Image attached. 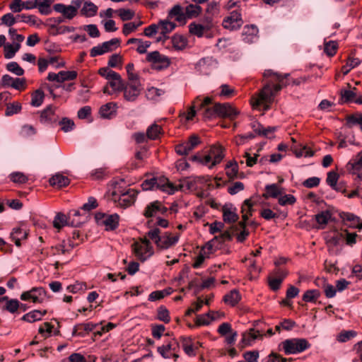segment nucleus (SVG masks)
Here are the masks:
<instances>
[{"instance_id": "obj_1", "label": "nucleus", "mask_w": 362, "mask_h": 362, "mask_svg": "<svg viewBox=\"0 0 362 362\" xmlns=\"http://www.w3.org/2000/svg\"><path fill=\"white\" fill-rule=\"evenodd\" d=\"M289 74L282 75L277 72H274L272 69H267L263 74V76L266 81V83L262 88L255 99L253 106H259L262 103H265L264 110H267L270 108V104L274 100V98L278 92L283 87H286L290 84L288 82Z\"/></svg>"}, {"instance_id": "obj_2", "label": "nucleus", "mask_w": 362, "mask_h": 362, "mask_svg": "<svg viewBox=\"0 0 362 362\" xmlns=\"http://www.w3.org/2000/svg\"><path fill=\"white\" fill-rule=\"evenodd\" d=\"M146 236L154 242L158 250H167L175 245L179 240V236H171L169 232H164L161 234L160 230L158 227L151 229Z\"/></svg>"}, {"instance_id": "obj_3", "label": "nucleus", "mask_w": 362, "mask_h": 362, "mask_svg": "<svg viewBox=\"0 0 362 362\" xmlns=\"http://www.w3.org/2000/svg\"><path fill=\"white\" fill-rule=\"evenodd\" d=\"M310 343L305 338H291L281 341L279 345L280 351L285 354H296L310 349Z\"/></svg>"}, {"instance_id": "obj_4", "label": "nucleus", "mask_w": 362, "mask_h": 362, "mask_svg": "<svg viewBox=\"0 0 362 362\" xmlns=\"http://www.w3.org/2000/svg\"><path fill=\"white\" fill-rule=\"evenodd\" d=\"M243 23L241 9H235L223 18L222 25L226 30L235 31L240 29Z\"/></svg>"}, {"instance_id": "obj_5", "label": "nucleus", "mask_w": 362, "mask_h": 362, "mask_svg": "<svg viewBox=\"0 0 362 362\" xmlns=\"http://www.w3.org/2000/svg\"><path fill=\"white\" fill-rule=\"evenodd\" d=\"M95 219L98 225L105 226L106 230H115L119 226L120 217L117 214L107 215L103 212H97Z\"/></svg>"}, {"instance_id": "obj_6", "label": "nucleus", "mask_w": 362, "mask_h": 362, "mask_svg": "<svg viewBox=\"0 0 362 362\" xmlns=\"http://www.w3.org/2000/svg\"><path fill=\"white\" fill-rule=\"evenodd\" d=\"M146 60L151 63V68L160 71L170 66V61L168 57L161 55L158 51L148 53Z\"/></svg>"}, {"instance_id": "obj_7", "label": "nucleus", "mask_w": 362, "mask_h": 362, "mask_svg": "<svg viewBox=\"0 0 362 362\" xmlns=\"http://www.w3.org/2000/svg\"><path fill=\"white\" fill-rule=\"evenodd\" d=\"M263 325L264 322L260 320L255 321L253 324L254 327L250 328L248 333L243 334L241 342L243 344V346L250 345L251 341L258 338H262L264 335L263 328L262 327Z\"/></svg>"}, {"instance_id": "obj_8", "label": "nucleus", "mask_w": 362, "mask_h": 362, "mask_svg": "<svg viewBox=\"0 0 362 362\" xmlns=\"http://www.w3.org/2000/svg\"><path fill=\"white\" fill-rule=\"evenodd\" d=\"M138 192L133 189H129L127 192L122 193L117 199L115 197L117 195L116 192H112V196L114 201L118 203V205L124 209H126L132 204L136 201Z\"/></svg>"}, {"instance_id": "obj_9", "label": "nucleus", "mask_w": 362, "mask_h": 362, "mask_svg": "<svg viewBox=\"0 0 362 362\" xmlns=\"http://www.w3.org/2000/svg\"><path fill=\"white\" fill-rule=\"evenodd\" d=\"M57 107L52 105H47L40 112V122L42 124L53 126L58 123L59 116L56 114Z\"/></svg>"}, {"instance_id": "obj_10", "label": "nucleus", "mask_w": 362, "mask_h": 362, "mask_svg": "<svg viewBox=\"0 0 362 362\" xmlns=\"http://www.w3.org/2000/svg\"><path fill=\"white\" fill-rule=\"evenodd\" d=\"M140 83H124V88H122L124 93V98L129 102L135 101L138 96L141 93Z\"/></svg>"}, {"instance_id": "obj_11", "label": "nucleus", "mask_w": 362, "mask_h": 362, "mask_svg": "<svg viewBox=\"0 0 362 362\" xmlns=\"http://www.w3.org/2000/svg\"><path fill=\"white\" fill-rule=\"evenodd\" d=\"M218 117L235 119L239 114L228 103H217Z\"/></svg>"}, {"instance_id": "obj_12", "label": "nucleus", "mask_w": 362, "mask_h": 362, "mask_svg": "<svg viewBox=\"0 0 362 362\" xmlns=\"http://www.w3.org/2000/svg\"><path fill=\"white\" fill-rule=\"evenodd\" d=\"M339 216L348 227L362 229V221L358 216L350 212L341 211L339 214Z\"/></svg>"}, {"instance_id": "obj_13", "label": "nucleus", "mask_w": 362, "mask_h": 362, "mask_svg": "<svg viewBox=\"0 0 362 362\" xmlns=\"http://www.w3.org/2000/svg\"><path fill=\"white\" fill-rule=\"evenodd\" d=\"M208 154L213 159L212 162L209 165V168L211 169L219 164L224 158V148L219 144L212 145L210 147Z\"/></svg>"}, {"instance_id": "obj_14", "label": "nucleus", "mask_w": 362, "mask_h": 362, "mask_svg": "<svg viewBox=\"0 0 362 362\" xmlns=\"http://www.w3.org/2000/svg\"><path fill=\"white\" fill-rule=\"evenodd\" d=\"M46 291L42 287H33L30 291L23 292L20 296L21 300H30L40 303V296L45 295Z\"/></svg>"}, {"instance_id": "obj_15", "label": "nucleus", "mask_w": 362, "mask_h": 362, "mask_svg": "<svg viewBox=\"0 0 362 362\" xmlns=\"http://www.w3.org/2000/svg\"><path fill=\"white\" fill-rule=\"evenodd\" d=\"M107 85L104 86L103 92L105 94L112 95L116 91H122L124 88V81L119 75L117 79H109Z\"/></svg>"}, {"instance_id": "obj_16", "label": "nucleus", "mask_w": 362, "mask_h": 362, "mask_svg": "<svg viewBox=\"0 0 362 362\" xmlns=\"http://www.w3.org/2000/svg\"><path fill=\"white\" fill-rule=\"evenodd\" d=\"M97 327V324L93 322L79 323L76 325L72 331V336L85 337Z\"/></svg>"}, {"instance_id": "obj_17", "label": "nucleus", "mask_w": 362, "mask_h": 362, "mask_svg": "<svg viewBox=\"0 0 362 362\" xmlns=\"http://www.w3.org/2000/svg\"><path fill=\"white\" fill-rule=\"evenodd\" d=\"M175 18V21L185 25L186 23L185 13L180 4L175 5L168 13V18Z\"/></svg>"}, {"instance_id": "obj_18", "label": "nucleus", "mask_w": 362, "mask_h": 362, "mask_svg": "<svg viewBox=\"0 0 362 362\" xmlns=\"http://www.w3.org/2000/svg\"><path fill=\"white\" fill-rule=\"evenodd\" d=\"M344 240V233L338 230L327 235L325 238L326 244L328 246L337 247Z\"/></svg>"}, {"instance_id": "obj_19", "label": "nucleus", "mask_w": 362, "mask_h": 362, "mask_svg": "<svg viewBox=\"0 0 362 362\" xmlns=\"http://www.w3.org/2000/svg\"><path fill=\"white\" fill-rule=\"evenodd\" d=\"M158 28H160V35H163V42L169 38L168 34L170 33L177 25L168 20H160L158 23Z\"/></svg>"}, {"instance_id": "obj_20", "label": "nucleus", "mask_w": 362, "mask_h": 362, "mask_svg": "<svg viewBox=\"0 0 362 362\" xmlns=\"http://www.w3.org/2000/svg\"><path fill=\"white\" fill-rule=\"evenodd\" d=\"M28 233L27 230L18 227L14 228L11 233L10 238L17 247L21 246V240L27 239Z\"/></svg>"}, {"instance_id": "obj_21", "label": "nucleus", "mask_w": 362, "mask_h": 362, "mask_svg": "<svg viewBox=\"0 0 362 362\" xmlns=\"http://www.w3.org/2000/svg\"><path fill=\"white\" fill-rule=\"evenodd\" d=\"M99 112L103 118L111 119L116 115L117 104L113 102L107 103L100 107Z\"/></svg>"}, {"instance_id": "obj_22", "label": "nucleus", "mask_w": 362, "mask_h": 362, "mask_svg": "<svg viewBox=\"0 0 362 362\" xmlns=\"http://www.w3.org/2000/svg\"><path fill=\"white\" fill-rule=\"evenodd\" d=\"M49 183L52 187L62 188L68 186L70 184V180L66 176H64L60 173H57L49 178Z\"/></svg>"}, {"instance_id": "obj_23", "label": "nucleus", "mask_w": 362, "mask_h": 362, "mask_svg": "<svg viewBox=\"0 0 362 362\" xmlns=\"http://www.w3.org/2000/svg\"><path fill=\"white\" fill-rule=\"evenodd\" d=\"M236 208L234 207L233 210L228 207L227 205L223 206V220L226 223H234L239 219V216L236 213Z\"/></svg>"}, {"instance_id": "obj_24", "label": "nucleus", "mask_w": 362, "mask_h": 362, "mask_svg": "<svg viewBox=\"0 0 362 362\" xmlns=\"http://www.w3.org/2000/svg\"><path fill=\"white\" fill-rule=\"evenodd\" d=\"M47 314V310L41 311L40 310H33L24 315L21 318V320L33 323L37 321H40L42 319V317Z\"/></svg>"}, {"instance_id": "obj_25", "label": "nucleus", "mask_w": 362, "mask_h": 362, "mask_svg": "<svg viewBox=\"0 0 362 362\" xmlns=\"http://www.w3.org/2000/svg\"><path fill=\"white\" fill-rule=\"evenodd\" d=\"M259 30L255 25H246L243 28V40L247 43L253 42L255 37H257Z\"/></svg>"}, {"instance_id": "obj_26", "label": "nucleus", "mask_w": 362, "mask_h": 362, "mask_svg": "<svg viewBox=\"0 0 362 362\" xmlns=\"http://www.w3.org/2000/svg\"><path fill=\"white\" fill-rule=\"evenodd\" d=\"M241 295L238 289H233L223 296V300L225 303L235 307L241 300Z\"/></svg>"}, {"instance_id": "obj_27", "label": "nucleus", "mask_w": 362, "mask_h": 362, "mask_svg": "<svg viewBox=\"0 0 362 362\" xmlns=\"http://www.w3.org/2000/svg\"><path fill=\"white\" fill-rule=\"evenodd\" d=\"M225 168L226 174L230 180H233L238 177L239 167L235 160L228 161Z\"/></svg>"}, {"instance_id": "obj_28", "label": "nucleus", "mask_w": 362, "mask_h": 362, "mask_svg": "<svg viewBox=\"0 0 362 362\" xmlns=\"http://www.w3.org/2000/svg\"><path fill=\"white\" fill-rule=\"evenodd\" d=\"M347 168L349 170H353V174H356L355 170H362V150L348 163Z\"/></svg>"}, {"instance_id": "obj_29", "label": "nucleus", "mask_w": 362, "mask_h": 362, "mask_svg": "<svg viewBox=\"0 0 362 362\" xmlns=\"http://www.w3.org/2000/svg\"><path fill=\"white\" fill-rule=\"evenodd\" d=\"M214 64L213 59H201L197 62L196 69L201 73L207 74Z\"/></svg>"}, {"instance_id": "obj_30", "label": "nucleus", "mask_w": 362, "mask_h": 362, "mask_svg": "<svg viewBox=\"0 0 362 362\" xmlns=\"http://www.w3.org/2000/svg\"><path fill=\"white\" fill-rule=\"evenodd\" d=\"M202 12V8L199 5L189 4L185 7V13L186 20L197 18Z\"/></svg>"}, {"instance_id": "obj_31", "label": "nucleus", "mask_w": 362, "mask_h": 362, "mask_svg": "<svg viewBox=\"0 0 362 362\" xmlns=\"http://www.w3.org/2000/svg\"><path fill=\"white\" fill-rule=\"evenodd\" d=\"M65 226H70V219L63 213H58L53 221V226L60 230Z\"/></svg>"}, {"instance_id": "obj_32", "label": "nucleus", "mask_w": 362, "mask_h": 362, "mask_svg": "<svg viewBox=\"0 0 362 362\" xmlns=\"http://www.w3.org/2000/svg\"><path fill=\"white\" fill-rule=\"evenodd\" d=\"M54 0H36V8L42 15H49L52 12L50 8Z\"/></svg>"}, {"instance_id": "obj_33", "label": "nucleus", "mask_w": 362, "mask_h": 362, "mask_svg": "<svg viewBox=\"0 0 362 362\" xmlns=\"http://www.w3.org/2000/svg\"><path fill=\"white\" fill-rule=\"evenodd\" d=\"M339 94L340 98L339 100V104L340 105L354 102V98L356 95L354 91L346 89H341Z\"/></svg>"}, {"instance_id": "obj_34", "label": "nucleus", "mask_w": 362, "mask_h": 362, "mask_svg": "<svg viewBox=\"0 0 362 362\" xmlns=\"http://www.w3.org/2000/svg\"><path fill=\"white\" fill-rule=\"evenodd\" d=\"M159 201L156 200L149 203L145 208L143 215L146 218H151L159 214Z\"/></svg>"}, {"instance_id": "obj_35", "label": "nucleus", "mask_w": 362, "mask_h": 362, "mask_svg": "<svg viewBox=\"0 0 362 362\" xmlns=\"http://www.w3.org/2000/svg\"><path fill=\"white\" fill-rule=\"evenodd\" d=\"M359 124L360 129L362 131V113L356 112L348 115L346 117V125L351 128L354 125Z\"/></svg>"}, {"instance_id": "obj_36", "label": "nucleus", "mask_w": 362, "mask_h": 362, "mask_svg": "<svg viewBox=\"0 0 362 362\" xmlns=\"http://www.w3.org/2000/svg\"><path fill=\"white\" fill-rule=\"evenodd\" d=\"M266 192L263 194L265 199L269 197L277 198L281 195V190L279 189L276 184L267 185L265 187Z\"/></svg>"}, {"instance_id": "obj_37", "label": "nucleus", "mask_w": 362, "mask_h": 362, "mask_svg": "<svg viewBox=\"0 0 362 362\" xmlns=\"http://www.w3.org/2000/svg\"><path fill=\"white\" fill-rule=\"evenodd\" d=\"M98 7L90 1H86L81 10V15L87 17H92L96 15Z\"/></svg>"}, {"instance_id": "obj_38", "label": "nucleus", "mask_w": 362, "mask_h": 362, "mask_svg": "<svg viewBox=\"0 0 362 362\" xmlns=\"http://www.w3.org/2000/svg\"><path fill=\"white\" fill-rule=\"evenodd\" d=\"M173 47L177 50H182L187 46L186 38L180 35L175 34L171 39Z\"/></svg>"}, {"instance_id": "obj_39", "label": "nucleus", "mask_w": 362, "mask_h": 362, "mask_svg": "<svg viewBox=\"0 0 362 362\" xmlns=\"http://www.w3.org/2000/svg\"><path fill=\"white\" fill-rule=\"evenodd\" d=\"M45 93L41 89H37L31 95V105L33 107L40 106L44 100Z\"/></svg>"}, {"instance_id": "obj_40", "label": "nucleus", "mask_w": 362, "mask_h": 362, "mask_svg": "<svg viewBox=\"0 0 362 362\" xmlns=\"http://www.w3.org/2000/svg\"><path fill=\"white\" fill-rule=\"evenodd\" d=\"M332 218V214L329 210L322 211L315 215L316 222L320 226H326Z\"/></svg>"}, {"instance_id": "obj_41", "label": "nucleus", "mask_w": 362, "mask_h": 362, "mask_svg": "<svg viewBox=\"0 0 362 362\" xmlns=\"http://www.w3.org/2000/svg\"><path fill=\"white\" fill-rule=\"evenodd\" d=\"M320 296V292L317 289L306 291L303 295L302 299L305 302L315 303Z\"/></svg>"}, {"instance_id": "obj_42", "label": "nucleus", "mask_w": 362, "mask_h": 362, "mask_svg": "<svg viewBox=\"0 0 362 362\" xmlns=\"http://www.w3.org/2000/svg\"><path fill=\"white\" fill-rule=\"evenodd\" d=\"M161 127L154 123L150 125L146 129V136L151 140H156L158 138V135L161 132Z\"/></svg>"}, {"instance_id": "obj_43", "label": "nucleus", "mask_w": 362, "mask_h": 362, "mask_svg": "<svg viewBox=\"0 0 362 362\" xmlns=\"http://www.w3.org/2000/svg\"><path fill=\"white\" fill-rule=\"evenodd\" d=\"M216 317L210 313L199 315L196 317L195 326L209 325L210 322L215 320Z\"/></svg>"}, {"instance_id": "obj_44", "label": "nucleus", "mask_w": 362, "mask_h": 362, "mask_svg": "<svg viewBox=\"0 0 362 362\" xmlns=\"http://www.w3.org/2000/svg\"><path fill=\"white\" fill-rule=\"evenodd\" d=\"M98 74L104 77L105 79H117L119 77V74L115 71H112L107 67H102L98 70Z\"/></svg>"}, {"instance_id": "obj_45", "label": "nucleus", "mask_w": 362, "mask_h": 362, "mask_svg": "<svg viewBox=\"0 0 362 362\" xmlns=\"http://www.w3.org/2000/svg\"><path fill=\"white\" fill-rule=\"evenodd\" d=\"M157 319L165 323H169L170 321L169 310L164 305H160L157 309Z\"/></svg>"}, {"instance_id": "obj_46", "label": "nucleus", "mask_w": 362, "mask_h": 362, "mask_svg": "<svg viewBox=\"0 0 362 362\" xmlns=\"http://www.w3.org/2000/svg\"><path fill=\"white\" fill-rule=\"evenodd\" d=\"M206 30L205 28L202 24L196 23L195 22L191 23L189 25V32L192 35H194L198 37L204 36V32Z\"/></svg>"}, {"instance_id": "obj_47", "label": "nucleus", "mask_w": 362, "mask_h": 362, "mask_svg": "<svg viewBox=\"0 0 362 362\" xmlns=\"http://www.w3.org/2000/svg\"><path fill=\"white\" fill-rule=\"evenodd\" d=\"M109 176V173L105 168H100L93 170L90 173L92 180H100L107 178Z\"/></svg>"}, {"instance_id": "obj_48", "label": "nucleus", "mask_w": 362, "mask_h": 362, "mask_svg": "<svg viewBox=\"0 0 362 362\" xmlns=\"http://www.w3.org/2000/svg\"><path fill=\"white\" fill-rule=\"evenodd\" d=\"M121 40L119 38H112L109 41L102 43L105 53L112 52L120 45Z\"/></svg>"}, {"instance_id": "obj_49", "label": "nucleus", "mask_w": 362, "mask_h": 362, "mask_svg": "<svg viewBox=\"0 0 362 362\" xmlns=\"http://www.w3.org/2000/svg\"><path fill=\"white\" fill-rule=\"evenodd\" d=\"M6 69L8 71L16 74L18 76H21L24 74V69L19 66L16 62H11L6 65Z\"/></svg>"}, {"instance_id": "obj_50", "label": "nucleus", "mask_w": 362, "mask_h": 362, "mask_svg": "<svg viewBox=\"0 0 362 362\" xmlns=\"http://www.w3.org/2000/svg\"><path fill=\"white\" fill-rule=\"evenodd\" d=\"M21 109L22 105L18 102H13L12 103H9L6 105L5 115L9 117L15 114H18L21 111Z\"/></svg>"}, {"instance_id": "obj_51", "label": "nucleus", "mask_w": 362, "mask_h": 362, "mask_svg": "<svg viewBox=\"0 0 362 362\" xmlns=\"http://www.w3.org/2000/svg\"><path fill=\"white\" fill-rule=\"evenodd\" d=\"M202 110V115L204 119L210 120L213 118L218 117L217 103H216L213 107H206Z\"/></svg>"}, {"instance_id": "obj_52", "label": "nucleus", "mask_w": 362, "mask_h": 362, "mask_svg": "<svg viewBox=\"0 0 362 362\" xmlns=\"http://www.w3.org/2000/svg\"><path fill=\"white\" fill-rule=\"evenodd\" d=\"M143 24V21L130 22L124 23L122 28V33L125 36L129 35L131 33L136 30Z\"/></svg>"}, {"instance_id": "obj_53", "label": "nucleus", "mask_w": 362, "mask_h": 362, "mask_svg": "<svg viewBox=\"0 0 362 362\" xmlns=\"http://www.w3.org/2000/svg\"><path fill=\"white\" fill-rule=\"evenodd\" d=\"M58 124L61 126V129L64 132L72 131L75 126L74 122L68 117H63L58 122Z\"/></svg>"}, {"instance_id": "obj_54", "label": "nucleus", "mask_w": 362, "mask_h": 362, "mask_svg": "<svg viewBox=\"0 0 362 362\" xmlns=\"http://www.w3.org/2000/svg\"><path fill=\"white\" fill-rule=\"evenodd\" d=\"M338 49V43L336 41L330 40L325 42L324 52L329 57H333Z\"/></svg>"}, {"instance_id": "obj_55", "label": "nucleus", "mask_w": 362, "mask_h": 362, "mask_svg": "<svg viewBox=\"0 0 362 362\" xmlns=\"http://www.w3.org/2000/svg\"><path fill=\"white\" fill-rule=\"evenodd\" d=\"M10 180L15 183L24 184L28 180V177L23 173L14 172L9 175Z\"/></svg>"}, {"instance_id": "obj_56", "label": "nucleus", "mask_w": 362, "mask_h": 362, "mask_svg": "<svg viewBox=\"0 0 362 362\" xmlns=\"http://www.w3.org/2000/svg\"><path fill=\"white\" fill-rule=\"evenodd\" d=\"M69 245L71 248L78 246L82 243L83 238H81L80 231L78 230H74L72 232V236L69 239Z\"/></svg>"}, {"instance_id": "obj_57", "label": "nucleus", "mask_w": 362, "mask_h": 362, "mask_svg": "<svg viewBox=\"0 0 362 362\" xmlns=\"http://www.w3.org/2000/svg\"><path fill=\"white\" fill-rule=\"evenodd\" d=\"M357 335V332L354 330H344L337 336V340L340 342H346Z\"/></svg>"}, {"instance_id": "obj_58", "label": "nucleus", "mask_w": 362, "mask_h": 362, "mask_svg": "<svg viewBox=\"0 0 362 362\" xmlns=\"http://www.w3.org/2000/svg\"><path fill=\"white\" fill-rule=\"evenodd\" d=\"M19 308V301L17 299H10L8 297V300H6V305L4 309L8 311L11 313H16Z\"/></svg>"}, {"instance_id": "obj_59", "label": "nucleus", "mask_w": 362, "mask_h": 362, "mask_svg": "<svg viewBox=\"0 0 362 362\" xmlns=\"http://www.w3.org/2000/svg\"><path fill=\"white\" fill-rule=\"evenodd\" d=\"M36 133L37 130L33 125L24 124L22 126L19 134L22 137L27 138L36 134Z\"/></svg>"}, {"instance_id": "obj_60", "label": "nucleus", "mask_w": 362, "mask_h": 362, "mask_svg": "<svg viewBox=\"0 0 362 362\" xmlns=\"http://www.w3.org/2000/svg\"><path fill=\"white\" fill-rule=\"evenodd\" d=\"M184 143L187 146V149L191 152L201 143V140L197 135L192 134L189 137L188 140Z\"/></svg>"}, {"instance_id": "obj_61", "label": "nucleus", "mask_w": 362, "mask_h": 362, "mask_svg": "<svg viewBox=\"0 0 362 362\" xmlns=\"http://www.w3.org/2000/svg\"><path fill=\"white\" fill-rule=\"evenodd\" d=\"M117 12L118 13L121 20L123 21L132 20L135 15L134 11L128 8H119L117 11Z\"/></svg>"}, {"instance_id": "obj_62", "label": "nucleus", "mask_w": 362, "mask_h": 362, "mask_svg": "<svg viewBox=\"0 0 362 362\" xmlns=\"http://www.w3.org/2000/svg\"><path fill=\"white\" fill-rule=\"evenodd\" d=\"M78 74L76 71H61L59 76L61 83L66 81H72L76 78Z\"/></svg>"}, {"instance_id": "obj_63", "label": "nucleus", "mask_w": 362, "mask_h": 362, "mask_svg": "<svg viewBox=\"0 0 362 362\" xmlns=\"http://www.w3.org/2000/svg\"><path fill=\"white\" fill-rule=\"evenodd\" d=\"M132 246L134 252L139 260L141 262L146 261L148 257H146L144 255V247L138 243H134Z\"/></svg>"}, {"instance_id": "obj_64", "label": "nucleus", "mask_w": 362, "mask_h": 362, "mask_svg": "<svg viewBox=\"0 0 362 362\" xmlns=\"http://www.w3.org/2000/svg\"><path fill=\"white\" fill-rule=\"evenodd\" d=\"M291 360L292 358L288 359L273 351L267 357V362H287L288 361Z\"/></svg>"}]
</instances>
